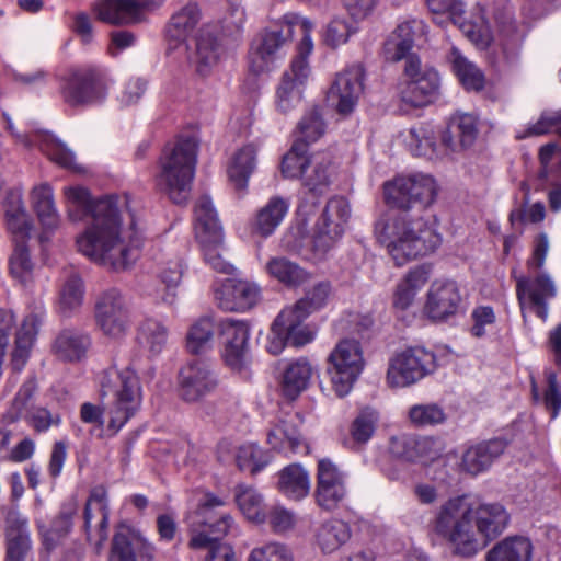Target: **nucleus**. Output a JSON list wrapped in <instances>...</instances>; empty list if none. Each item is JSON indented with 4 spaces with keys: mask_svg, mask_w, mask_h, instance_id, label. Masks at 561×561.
<instances>
[{
    "mask_svg": "<svg viewBox=\"0 0 561 561\" xmlns=\"http://www.w3.org/2000/svg\"><path fill=\"white\" fill-rule=\"evenodd\" d=\"M64 193L71 220H79L81 213L91 214V222L77 238L78 250L84 256L115 271L136 261L141 239L125 201L119 204L116 197L108 196L93 202L83 186H68Z\"/></svg>",
    "mask_w": 561,
    "mask_h": 561,
    "instance_id": "obj_2",
    "label": "nucleus"
},
{
    "mask_svg": "<svg viewBox=\"0 0 561 561\" xmlns=\"http://www.w3.org/2000/svg\"><path fill=\"white\" fill-rule=\"evenodd\" d=\"M218 324L211 317H201L188 328L186 334V348L191 354H203L209 351L215 341Z\"/></svg>",
    "mask_w": 561,
    "mask_h": 561,
    "instance_id": "obj_41",
    "label": "nucleus"
},
{
    "mask_svg": "<svg viewBox=\"0 0 561 561\" xmlns=\"http://www.w3.org/2000/svg\"><path fill=\"white\" fill-rule=\"evenodd\" d=\"M507 523L508 514L500 503L472 502L465 495L442 503L432 522L434 533L460 557L477 554Z\"/></svg>",
    "mask_w": 561,
    "mask_h": 561,
    "instance_id": "obj_3",
    "label": "nucleus"
},
{
    "mask_svg": "<svg viewBox=\"0 0 561 561\" xmlns=\"http://www.w3.org/2000/svg\"><path fill=\"white\" fill-rule=\"evenodd\" d=\"M430 278V268L422 265L410 270L404 278L397 285L393 297L396 308L408 309L414 301L417 293L425 286Z\"/></svg>",
    "mask_w": 561,
    "mask_h": 561,
    "instance_id": "obj_39",
    "label": "nucleus"
},
{
    "mask_svg": "<svg viewBox=\"0 0 561 561\" xmlns=\"http://www.w3.org/2000/svg\"><path fill=\"white\" fill-rule=\"evenodd\" d=\"M435 368V355L423 347H408L388 360L386 383L390 388L410 387Z\"/></svg>",
    "mask_w": 561,
    "mask_h": 561,
    "instance_id": "obj_10",
    "label": "nucleus"
},
{
    "mask_svg": "<svg viewBox=\"0 0 561 561\" xmlns=\"http://www.w3.org/2000/svg\"><path fill=\"white\" fill-rule=\"evenodd\" d=\"M507 442L503 438H492L469 447L462 455L461 467L471 476H477L490 469L492 463L505 451Z\"/></svg>",
    "mask_w": 561,
    "mask_h": 561,
    "instance_id": "obj_30",
    "label": "nucleus"
},
{
    "mask_svg": "<svg viewBox=\"0 0 561 561\" xmlns=\"http://www.w3.org/2000/svg\"><path fill=\"white\" fill-rule=\"evenodd\" d=\"M534 546L522 536L507 537L497 542L486 554V561H531Z\"/></svg>",
    "mask_w": 561,
    "mask_h": 561,
    "instance_id": "obj_36",
    "label": "nucleus"
},
{
    "mask_svg": "<svg viewBox=\"0 0 561 561\" xmlns=\"http://www.w3.org/2000/svg\"><path fill=\"white\" fill-rule=\"evenodd\" d=\"M83 299L82 279L77 274H71L61 285L59 291V306L62 311L77 309Z\"/></svg>",
    "mask_w": 561,
    "mask_h": 561,
    "instance_id": "obj_61",
    "label": "nucleus"
},
{
    "mask_svg": "<svg viewBox=\"0 0 561 561\" xmlns=\"http://www.w3.org/2000/svg\"><path fill=\"white\" fill-rule=\"evenodd\" d=\"M426 35V25L421 20L407 21L397 26L383 45L385 58L389 61L408 60L414 42Z\"/></svg>",
    "mask_w": 561,
    "mask_h": 561,
    "instance_id": "obj_26",
    "label": "nucleus"
},
{
    "mask_svg": "<svg viewBox=\"0 0 561 561\" xmlns=\"http://www.w3.org/2000/svg\"><path fill=\"white\" fill-rule=\"evenodd\" d=\"M90 345L89 335L75 330H65L56 337L54 351L62 360L78 362L85 356Z\"/></svg>",
    "mask_w": 561,
    "mask_h": 561,
    "instance_id": "obj_40",
    "label": "nucleus"
},
{
    "mask_svg": "<svg viewBox=\"0 0 561 561\" xmlns=\"http://www.w3.org/2000/svg\"><path fill=\"white\" fill-rule=\"evenodd\" d=\"M327 124L319 106H312L300 118L297 125V135L294 142H301L304 147L314 144L324 134Z\"/></svg>",
    "mask_w": 561,
    "mask_h": 561,
    "instance_id": "obj_51",
    "label": "nucleus"
},
{
    "mask_svg": "<svg viewBox=\"0 0 561 561\" xmlns=\"http://www.w3.org/2000/svg\"><path fill=\"white\" fill-rule=\"evenodd\" d=\"M103 396L113 394L114 399L106 410L105 431L116 435L122 427L136 415L142 402V388L136 371L126 367L121 371H108L101 380Z\"/></svg>",
    "mask_w": 561,
    "mask_h": 561,
    "instance_id": "obj_7",
    "label": "nucleus"
},
{
    "mask_svg": "<svg viewBox=\"0 0 561 561\" xmlns=\"http://www.w3.org/2000/svg\"><path fill=\"white\" fill-rule=\"evenodd\" d=\"M265 268L270 276L288 287L300 286L310 278L305 268L285 256L272 257Z\"/></svg>",
    "mask_w": 561,
    "mask_h": 561,
    "instance_id": "obj_45",
    "label": "nucleus"
},
{
    "mask_svg": "<svg viewBox=\"0 0 561 561\" xmlns=\"http://www.w3.org/2000/svg\"><path fill=\"white\" fill-rule=\"evenodd\" d=\"M197 142L194 138H181L167 147L160 158L157 184L175 204L186 202L195 173Z\"/></svg>",
    "mask_w": 561,
    "mask_h": 561,
    "instance_id": "obj_6",
    "label": "nucleus"
},
{
    "mask_svg": "<svg viewBox=\"0 0 561 561\" xmlns=\"http://www.w3.org/2000/svg\"><path fill=\"white\" fill-rule=\"evenodd\" d=\"M328 374L337 397L347 396L365 368L364 352L354 339L341 340L329 355Z\"/></svg>",
    "mask_w": 561,
    "mask_h": 561,
    "instance_id": "obj_9",
    "label": "nucleus"
},
{
    "mask_svg": "<svg viewBox=\"0 0 561 561\" xmlns=\"http://www.w3.org/2000/svg\"><path fill=\"white\" fill-rule=\"evenodd\" d=\"M5 561H30L32 540L27 518L11 507L4 516Z\"/></svg>",
    "mask_w": 561,
    "mask_h": 561,
    "instance_id": "obj_21",
    "label": "nucleus"
},
{
    "mask_svg": "<svg viewBox=\"0 0 561 561\" xmlns=\"http://www.w3.org/2000/svg\"><path fill=\"white\" fill-rule=\"evenodd\" d=\"M363 93V70L352 67L336 76L329 92L328 102L341 116L351 115Z\"/></svg>",
    "mask_w": 561,
    "mask_h": 561,
    "instance_id": "obj_19",
    "label": "nucleus"
},
{
    "mask_svg": "<svg viewBox=\"0 0 561 561\" xmlns=\"http://www.w3.org/2000/svg\"><path fill=\"white\" fill-rule=\"evenodd\" d=\"M278 489L287 497L301 500L310 491L308 472L299 465H289L279 472Z\"/></svg>",
    "mask_w": 561,
    "mask_h": 561,
    "instance_id": "obj_46",
    "label": "nucleus"
},
{
    "mask_svg": "<svg viewBox=\"0 0 561 561\" xmlns=\"http://www.w3.org/2000/svg\"><path fill=\"white\" fill-rule=\"evenodd\" d=\"M4 222L13 242H27L34 225L21 192L10 191L4 201Z\"/></svg>",
    "mask_w": 561,
    "mask_h": 561,
    "instance_id": "obj_29",
    "label": "nucleus"
},
{
    "mask_svg": "<svg viewBox=\"0 0 561 561\" xmlns=\"http://www.w3.org/2000/svg\"><path fill=\"white\" fill-rule=\"evenodd\" d=\"M408 416L411 423L420 427L435 426L446 420L444 409L433 402L412 405L409 409Z\"/></svg>",
    "mask_w": 561,
    "mask_h": 561,
    "instance_id": "obj_59",
    "label": "nucleus"
},
{
    "mask_svg": "<svg viewBox=\"0 0 561 561\" xmlns=\"http://www.w3.org/2000/svg\"><path fill=\"white\" fill-rule=\"evenodd\" d=\"M41 150L58 165L79 171L75 153L58 139L51 137L46 138L41 145Z\"/></svg>",
    "mask_w": 561,
    "mask_h": 561,
    "instance_id": "obj_60",
    "label": "nucleus"
},
{
    "mask_svg": "<svg viewBox=\"0 0 561 561\" xmlns=\"http://www.w3.org/2000/svg\"><path fill=\"white\" fill-rule=\"evenodd\" d=\"M407 82L400 91L401 100L415 107L432 101L439 89V75L433 67L423 65L417 56H409L403 70Z\"/></svg>",
    "mask_w": 561,
    "mask_h": 561,
    "instance_id": "obj_13",
    "label": "nucleus"
},
{
    "mask_svg": "<svg viewBox=\"0 0 561 561\" xmlns=\"http://www.w3.org/2000/svg\"><path fill=\"white\" fill-rule=\"evenodd\" d=\"M152 551L140 534L122 526L114 536L110 561H151Z\"/></svg>",
    "mask_w": 561,
    "mask_h": 561,
    "instance_id": "obj_28",
    "label": "nucleus"
},
{
    "mask_svg": "<svg viewBox=\"0 0 561 561\" xmlns=\"http://www.w3.org/2000/svg\"><path fill=\"white\" fill-rule=\"evenodd\" d=\"M220 354L226 366L237 373L248 370L251 363L250 328L244 321L231 319L218 323Z\"/></svg>",
    "mask_w": 561,
    "mask_h": 561,
    "instance_id": "obj_14",
    "label": "nucleus"
},
{
    "mask_svg": "<svg viewBox=\"0 0 561 561\" xmlns=\"http://www.w3.org/2000/svg\"><path fill=\"white\" fill-rule=\"evenodd\" d=\"M198 21V12L194 5H187L175 13L167 27V38L171 48L185 42L190 32Z\"/></svg>",
    "mask_w": 561,
    "mask_h": 561,
    "instance_id": "obj_49",
    "label": "nucleus"
},
{
    "mask_svg": "<svg viewBox=\"0 0 561 561\" xmlns=\"http://www.w3.org/2000/svg\"><path fill=\"white\" fill-rule=\"evenodd\" d=\"M437 195V184L428 174L400 175L383 184L385 202L402 213H386L375 224V236L386 247L396 265L402 266L433 253L442 243L435 216H413L411 209H425Z\"/></svg>",
    "mask_w": 561,
    "mask_h": 561,
    "instance_id": "obj_1",
    "label": "nucleus"
},
{
    "mask_svg": "<svg viewBox=\"0 0 561 561\" xmlns=\"http://www.w3.org/2000/svg\"><path fill=\"white\" fill-rule=\"evenodd\" d=\"M14 250L10 257L12 276L26 285L33 279L34 264L31 260L27 242H13Z\"/></svg>",
    "mask_w": 561,
    "mask_h": 561,
    "instance_id": "obj_57",
    "label": "nucleus"
},
{
    "mask_svg": "<svg viewBox=\"0 0 561 561\" xmlns=\"http://www.w3.org/2000/svg\"><path fill=\"white\" fill-rule=\"evenodd\" d=\"M350 217V204L344 197L334 196L328 201L311 239L317 259H322L336 244Z\"/></svg>",
    "mask_w": 561,
    "mask_h": 561,
    "instance_id": "obj_11",
    "label": "nucleus"
},
{
    "mask_svg": "<svg viewBox=\"0 0 561 561\" xmlns=\"http://www.w3.org/2000/svg\"><path fill=\"white\" fill-rule=\"evenodd\" d=\"M60 93L68 105L85 106L103 101L107 94V84L99 70L77 69L64 79Z\"/></svg>",
    "mask_w": 561,
    "mask_h": 561,
    "instance_id": "obj_12",
    "label": "nucleus"
},
{
    "mask_svg": "<svg viewBox=\"0 0 561 561\" xmlns=\"http://www.w3.org/2000/svg\"><path fill=\"white\" fill-rule=\"evenodd\" d=\"M234 500L242 514L250 520L263 523L266 512L262 495L252 486L239 484L234 489Z\"/></svg>",
    "mask_w": 561,
    "mask_h": 561,
    "instance_id": "obj_52",
    "label": "nucleus"
},
{
    "mask_svg": "<svg viewBox=\"0 0 561 561\" xmlns=\"http://www.w3.org/2000/svg\"><path fill=\"white\" fill-rule=\"evenodd\" d=\"M267 443L273 449L296 454L305 448L304 439L297 425L291 421H282L267 433Z\"/></svg>",
    "mask_w": 561,
    "mask_h": 561,
    "instance_id": "obj_43",
    "label": "nucleus"
},
{
    "mask_svg": "<svg viewBox=\"0 0 561 561\" xmlns=\"http://www.w3.org/2000/svg\"><path fill=\"white\" fill-rule=\"evenodd\" d=\"M248 561H293V554L286 546L268 542L252 549Z\"/></svg>",
    "mask_w": 561,
    "mask_h": 561,
    "instance_id": "obj_64",
    "label": "nucleus"
},
{
    "mask_svg": "<svg viewBox=\"0 0 561 561\" xmlns=\"http://www.w3.org/2000/svg\"><path fill=\"white\" fill-rule=\"evenodd\" d=\"M184 264L182 260L169 262L161 271L160 278L165 285L163 293L157 291L156 299L162 304L172 306L176 301V287L182 280Z\"/></svg>",
    "mask_w": 561,
    "mask_h": 561,
    "instance_id": "obj_54",
    "label": "nucleus"
},
{
    "mask_svg": "<svg viewBox=\"0 0 561 561\" xmlns=\"http://www.w3.org/2000/svg\"><path fill=\"white\" fill-rule=\"evenodd\" d=\"M407 142L414 156L433 159L440 154L434 142V133L428 127L420 126L411 128L407 137Z\"/></svg>",
    "mask_w": 561,
    "mask_h": 561,
    "instance_id": "obj_55",
    "label": "nucleus"
},
{
    "mask_svg": "<svg viewBox=\"0 0 561 561\" xmlns=\"http://www.w3.org/2000/svg\"><path fill=\"white\" fill-rule=\"evenodd\" d=\"M329 294L330 285L320 283L294 305L285 307L271 324L266 351L272 355H279L287 344L302 347L311 343L316 331L305 320L325 305Z\"/></svg>",
    "mask_w": 561,
    "mask_h": 561,
    "instance_id": "obj_4",
    "label": "nucleus"
},
{
    "mask_svg": "<svg viewBox=\"0 0 561 561\" xmlns=\"http://www.w3.org/2000/svg\"><path fill=\"white\" fill-rule=\"evenodd\" d=\"M314 367L307 357L285 362L278 374L282 394L288 400H296L310 385Z\"/></svg>",
    "mask_w": 561,
    "mask_h": 561,
    "instance_id": "obj_27",
    "label": "nucleus"
},
{
    "mask_svg": "<svg viewBox=\"0 0 561 561\" xmlns=\"http://www.w3.org/2000/svg\"><path fill=\"white\" fill-rule=\"evenodd\" d=\"M260 288L256 284L243 279H226L215 289L218 306L226 311H247L260 300Z\"/></svg>",
    "mask_w": 561,
    "mask_h": 561,
    "instance_id": "obj_25",
    "label": "nucleus"
},
{
    "mask_svg": "<svg viewBox=\"0 0 561 561\" xmlns=\"http://www.w3.org/2000/svg\"><path fill=\"white\" fill-rule=\"evenodd\" d=\"M379 422V414L375 409L364 408L350 425L351 442L348 447L366 445L373 437Z\"/></svg>",
    "mask_w": 561,
    "mask_h": 561,
    "instance_id": "obj_50",
    "label": "nucleus"
},
{
    "mask_svg": "<svg viewBox=\"0 0 561 561\" xmlns=\"http://www.w3.org/2000/svg\"><path fill=\"white\" fill-rule=\"evenodd\" d=\"M516 295L524 318L529 309L545 321L548 317L547 301L557 295V288L546 274L519 276L516 278Z\"/></svg>",
    "mask_w": 561,
    "mask_h": 561,
    "instance_id": "obj_16",
    "label": "nucleus"
},
{
    "mask_svg": "<svg viewBox=\"0 0 561 561\" xmlns=\"http://www.w3.org/2000/svg\"><path fill=\"white\" fill-rule=\"evenodd\" d=\"M351 537V530L341 519H330L323 523L316 533L317 546L324 553H331L343 546Z\"/></svg>",
    "mask_w": 561,
    "mask_h": 561,
    "instance_id": "obj_47",
    "label": "nucleus"
},
{
    "mask_svg": "<svg viewBox=\"0 0 561 561\" xmlns=\"http://www.w3.org/2000/svg\"><path fill=\"white\" fill-rule=\"evenodd\" d=\"M257 147L248 144L238 149L231 157L228 165V176L237 190H244L256 168Z\"/></svg>",
    "mask_w": 561,
    "mask_h": 561,
    "instance_id": "obj_33",
    "label": "nucleus"
},
{
    "mask_svg": "<svg viewBox=\"0 0 561 561\" xmlns=\"http://www.w3.org/2000/svg\"><path fill=\"white\" fill-rule=\"evenodd\" d=\"M190 547L193 549H207L206 561H236L232 547L222 542L208 533L193 529L190 539Z\"/></svg>",
    "mask_w": 561,
    "mask_h": 561,
    "instance_id": "obj_48",
    "label": "nucleus"
},
{
    "mask_svg": "<svg viewBox=\"0 0 561 561\" xmlns=\"http://www.w3.org/2000/svg\"><path fill=\"white\" fill-rule=\"evenodd\" d=\"M428 9L435 14L434 22L445 26L448 22L458 23L462 14V3L457 0H426Z\"/></svg>",
    "mask_w": 561,
    "mask_h": 561,
    "instance_id": "obj_62",
    "label": "nucleus"
},
{
    "mask_svg": "<svg viewBox=\"0 0 561 561\" xmlns=\"http://www.w3.org/2000/svg\"><path fill=\"white\" fill-rule=\"evenodd\" d=\"M95 319L101 331L112 339H119L127 333L129 311L119 290L112 288L100 296L95 305Z\"/></svg>",
    "mask_w": 561,
    "mask_h": 561,
    "instance_id": "obj_15",
    "label": "nucleus"
},
{
    "mask_svg": "<svg viewBox=\"0 0 561 561\" xmlns=\"http://www.w3.org/2000/svg\"><path fill=\"white\" fill-rule=\"evenodd\" d=\"M225 505V501L214 494L207 493L201 501L192 522V530L197 529V526H209V533L220 536H226L233 528V519L229 514H222L220 518L214 523L209 520V514L213 510Z\"/></svg>",
    "mask_w": 561,
    "mask_h": 561,
    "instance_id": "obj_32",
    "label": "nucleus"
},
{
    "mask_svg": "<svg viewBox=\"0 0 561 561\" xmlns=\"http://www.w3.org/2000/svg\"><path fill=\"white\" fill-rule=\"evenodd\" d=\"M545 375L547 386L541 400L551 419L554 420L561 412V383L558 381L556 373L546 371Z\"/></svg>",
    "mask_w": 561,
    "mask_h": 561,
    "instance_id": "obj_63",
    "label": "nucleus"
},
{
    "mask_svg": "<svg viewBox=\"0 0 561 561\" xmlns=\"http://www.w3.org/2000/svg\"><path fill=\"white\" fill-rule=\"evenodd\" d=\"M83 517L88 540L100 549L107 539L108 526L107 493L103 486H96L91 491Z\"/></svg>",
    "mask_w": 561,
    "mask_h": 561,
    "instance_id": "obj_24",
    "label": "nucleus"
},
{
    "mask_svg": "<svg viewBox=\"0 0 561 561\" xmlns=\"http://www.w3.org/2000/svg\"><path fill=\"white\" fill-rule=\"evenodd\" d=\"M313 28L314 24L310 20L295 14L285 15L279 23L265 28L252 45L251 58L255 70L262 71L268 64L282 57L295 32L301 35L295 58L307 60L313 50L311 38Z\"/></svg>",
    "mask_w": 561,
    "mask_h": 561,
    "instance_id": "obj_5",
    "label": "nucleus"
},
{
    "mask_svg": "<svg viewBox=\"0 0 561 561\" xmlns=\"http://www.w3.org/2000/svg\"><path fill=\"white\" fill-rule=\"evenodd\" d=\"M447 60L466 90L480 91L483 89L485 80L482 71L468 60L457 47L450 48Z\"/></svg>",
    "mask_w": 561,
    "mask_h": 561,
    "instance_id": "obj_42",
    "label": "nucleus"
},
{
    "mask_svg": "<svg viewBox=\"0 0 561 561\" xmlns=\"http://www.w3.org/2000/svg\"><path fill=\"white\" fill-rule=\"evenodd\" d=\"M225 51L217 31L205 27L198 32L195 38L194 49L188 54V62L199 76L206 77L218 67Z\"/></svg>",
    "mask_w": 561,
    "mask_h": 561,
    "instance_id": "obj_22",
    "label": "nucleus"
},
{
    "mask_svg": "<svg viewBox=\"0 0 561 561\" xmlns=\"http://www.w3.org/2000/svg\"><path fill=\"white\" fill-rule=\"evenodd\" d=\"M236 459L241 470L255 473L271 461V455L262 450L256 444L247 443L239 447Z\"/></svg>",
    "mask_w": 561,
    "mask_h": 561,
    "instance_id": "obj_58",
    "label": "nucleus"
},
{
    "mask_svg": "<svg viewBox=\"0 0 561 561\" xmlns=\"http://www.w3.org/2000/svg\"><path fill=\"white\" fill-rule=\"evenodd\" d=\"M169 330L163 321L153 318H145L138 325V344L151 355H158L167 344Z\"/></svg>",
    "mask_w": 561,
    "mask_h": 561,
    "instance_id": "obj_44",
    "label": "nucleus"
},
{
    "mask_svg": "<svg viewBox=\"0 0 561 561\" xmlns=\"http://www.w3.org/2000/svg\"><path fill=\"white\" fill-rule=\"evenodd\" d=\"M289 209V201L274 196L256 214L253 228L261 237L271 236L282 224Z\"/></svg>",
    "mask_w": 561,
    "mask_h": 561,
    "instance_id": "obj_37",
    "label": "nucleus"
},
{
    "mask_svg": "<svg viewBox=\"0 0 561 561\" xmlns=\"http://www.w3.org/2000/svg\"><path fill=\"white\" fill-rule=\"evenodd\" d=\"M310 68L304 58H294L284 72L276 92V108L283 114L295 110L302 100V89L309 78Z\"/></svg>",
    "mask_w": 561,
    "mask_h": 561,
    "instance_id": "obj_20",
    "label": "nucleus"
},
{
    "mask_svg": "<svg viewBox=\"0 0 561 561\" xmlns=\"http://www.w3.org/2000/svg\"><path fill=\"white\" fill-rule=\"evenodd\" d=\"M38 327L35 314L24 318L21 328L16 332L14 347L11 353V367L15 373L22 371L26 365Z\"/></svg>",
    "mask_w": 561,
    "mask_h": 561,
    "instance_id": "obj_35",
    "label": "nucleus"
},
{
    "mask_svg": "<svg viewBox=\"0 0 561 561\" xmlns=\"http://www.w3.org/2000/svg\"><path fill=\"white\" fill-rule=\"evenodd\" d=\"M218 386L217 375L204 360H194L179 373V393L186 402H197Z\"/></svg>",
    "mask_w": 561,
    "mask_h": 561,
    "instance_id": "obj_18",
    "label": "nucleus"
},
{
    "mask_svg": "<svg viewBox=\"0 0 561 561\" xmlns=\"http://www.w3.org/2000/svg\"><path fill=\"white\" fill-rule=\"evenodd\" d=\"M347 496L345 474L329 459L318 462L316 502L324 511L339 508Z\"/></svg>",
    "mask_w": 561,
    "mask_h": 561,
    "instance_id": "obj_17",
    "label": "nucleus"
},
{
    "mask_svg": "<svg viewBox=\"0 0 561 561\" xmlns=\"http://www.w3.org/2000/svg\"><path fill=\"white\" fill-rule=\"evenodd\" d=\"M333 175L334 165L329 152L317 151L309 154V162L302 179V185L307 188V192L297 209V221L301 234L307 232L309 216L314 213L319 197L331 185Z\"/></svg>",
    "mask_w": 561,
    "mask_h": 561,
    "instance_id": "obj_8",
    "label": "nucleus"
},
{
    "mask_svg": "<svg viewBox=\"0 0 561 561\" xmlns=\"http://www.w3.org/2000/svg\"><path fill=\"white\" fill-rule=\"evenodd\" d=\"M194 215L195 234L199 243L219 242L222 240V228L213 202L208 196L198 198Z\"/></svg>",
    "mask_w": 561,
    "mask_h": 561,
    "instance_id": "obj_31",
    "label": "nucleus"
},
{
    "mask_svg": "<svg viewBox=\"0 0 561 561\" xmlns=\"http://www.w3.org/2000/svg\"><path fill=\"white\" fill-rule=\"evenodd\" d=\"M93 10L100 21L110 24H130L140 21L133 0H100Z\"/></svg>",
    "mask_w": 561,
    "mask_h": 561,
    "instance_id": "obj_38",
    "label": "nucleus"
},
{
    "mask_svg": "<svg viewBox=\"0 0 561 561\" xmlns=\"http://www.w3.org/2000/svg\"><path fill=\"white\" fill-rule=\"evenodd\" d=\"M357 23L345 18H333L324 27L323 42L332 48L346 44L353 35L358 33Z\"/></svg>",
    "mask_w": 561,
    "mask_h": 561,
    "instance_id": "obj_53",
    "label": "nucleus"
},
{
    "mask_svg": "<svg viewBox=\"0 0 561 561\" xmlns=\"http://www.w3.org/2000/svg\"><path fill=\"white\" fill-rule=\"evenodd\" d=\"M451 126L455 128V134L459 140H455L450 129L445 130L442 135V146L445 148L444 153L469 148L474 142L478 135L477 118L472 114L456 116Z\"/></svg>",
    "mask_w": 561,
    "mask_h": 561,
    "instance_id": "obj_34",
    "label": "nucleus"
},
{
    "mask_svg": "<svg viewBox=\"0 0 561 561\" xmlns=\"http://www.w3.org/2000/svg\"><path fill=\"white\" fill-rule=\"evenodd\" d=\"M426 297L424 311L434 321H445L460 310L461 296L455 282H433Z\"/></svg>",
    "mask_w": 561,
    "mask_h": 561,
    "instance_id": "obj_23",
    "label": "nucleus"
},
{
    "mask_svg": "<svg viewBox=\"0 0 561 561\" xmlns=\"http://www.w3.org/2000/svg\"><path fill=\"white\" fill-rule=\"evenodd\" d=\"M308 162L307 148L301 142H294L290 150L283 158L282 174L288 179L301 178L302 180Z\"/></svg>",
    "mask_w": 561,
    "mask_h": 561,
    "instance_id": "obj_56",
    "label": "nucleus"
}]
</instances>
